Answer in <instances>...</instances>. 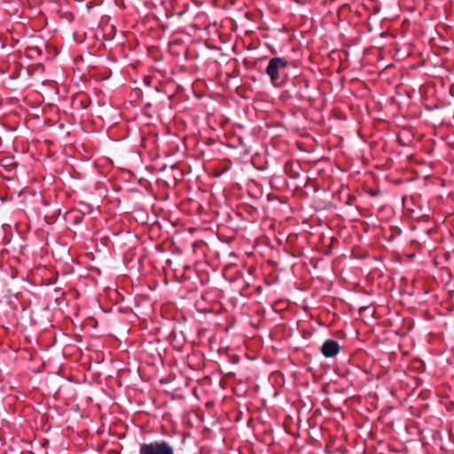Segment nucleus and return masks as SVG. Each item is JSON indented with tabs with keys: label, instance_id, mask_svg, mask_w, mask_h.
<instances>
[{
	"label": "nucleus",
	"instance_id": "423d86ee",
	"mask_svg": "<svg viewBox=\"0 0 454 454\" xmlns=\"http://www.w3.org/2000/svg\"><path fill=\"white\" fill-rule=\"evenodd\" d=\"M379 11V7H375V12Z\"/></svg>",
	"mask_w": 454,
	"mask_h": 454
},
{
	"label": "nucleus",
	"instance_id": "39448f33",
	"mask_svg": "<svg viewBox=\"0 0 454 454\" xmlns=\"http://www.w3.org/2000/svg\"><path fill=\"white\" fill-rule=\"evenodd\" d=\"M370 194L372 196V195H374L375 193L371 190Z\"/></svg>",
	"mask_w": 454,
	"mask_h": 454
},
{
	"label": "nucleus",
	"instance_id": "f03ea898",
	"mask_svg": "<svg viewBox=\"0 0 454 454\" xmlns=\"http://www.w3.org/2000/svg\"><path fill=\"white\" fill-rule=\"evenodd\" d=\"M286 66V62L280 58H274L270 60L266 71L273 82L279 77L281 70H283Z\"/></svg>",
	"mask_w": 454,
	"mask_h": 454
},
{
	"label": "nucleus",
	"instance_id": "20e7f679",
	"mask_svg": "<svg viewBox=\"0 0 454 454\" xmlns=\"http://www.w3.org/2000/svg\"><path fill=\"white\" fill-rule=\"evenodd\" d=\"M365 309H366V308H365V307H362V308L360 309V311H364V310H365Z\"/></svg>",
	"mask_w": 454,
	"mask_h": 454
},
{
	"label": "nucleus",
	"instance_id": "7ed1b4c3",
	"mask_svg": "<svg viewBox=\"0 0 454 454\" xmlns=\"http://www.w3.org/2000/svg\"><path fill=\"white\" fill-rule=\"evenodd\" d=\"M321 350L324 356L330 357L335 356L339 352L340 346L337 341L328 340L323 344Z\"/></svg>",
	"mask_w": 454,
	"mask_h": 454
},
{
	"label": "nucleus",
	"instance_id": "f257e3e1",
	"mask_svg": "<svg viewBox=\"0 0 454 454\" xmlns=\"http://www.w3.org/2000/svg\"><path fill=\"white\" fill-rule=\"evenodd\" d=\"M140 454H174L173 449L165 442L142 444Z\"/></svg>",
	"mask_w": 454,
	"mask_h": 454
}]
</instances>
